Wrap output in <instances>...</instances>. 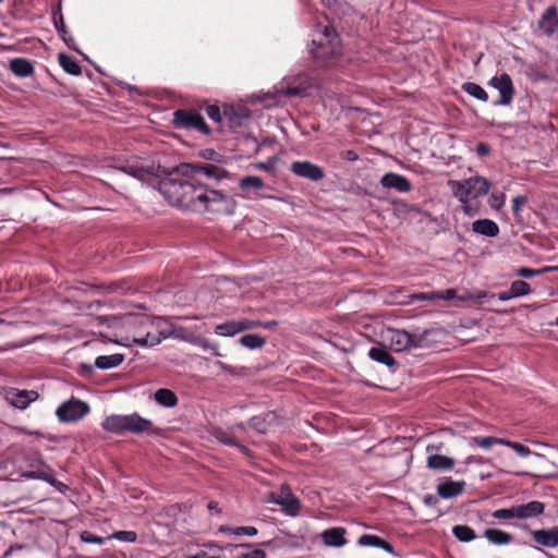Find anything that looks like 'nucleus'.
I'll return each mask as SVG.
<instances>
[{
	"instance_id": "obj_1",
	"label": "nucleus",
	"mask_w": 558,
	"mask_h": 558,
	"mask_svg": "<svg viewBox=\"0 0 558 558\" xmlns=\"http://www.w3.org/2000/svg\"><path fill=\"white\" fill-rule=\"evenodd\" d=\"M158 191L170 205L182 209L232 215L236 207L232 197L187 179L166 178Z\"/></svg>"
},
{
	"instance_id": "obj_2",
	"label": "nucleus",
	"mask_w": 558,
	"mask_h": 558,
	"mask_svg": "<svg viewBox=\"0 0 558 558\" xmlns=\"http://www.w3.org/2000/svg\"><path fill=\"white\" fill-rule=\"evenodd\" d=\"M110 325L112 327H121V331L116 333L113 340L117 344L126 348L137 345L142 347L143 336L145 335L146 328L151 326L149 323V315L144 313H130L123 316H112L110 318Z\"/></svg>"
},
{
	"instance_id": "obj_3",
	"label": "nucleus",
	"mask_w": 558,
	"mask_h": 558,
	"mask_svg": "<svg viewBox=\"0 0 558 558\" xmlns=\"http://www.w3.org/2000/svg\"><path fill=\"white\" fill-rule=\"evenodd\" d=\"M101 427L117 435L125 433L135 435L157 433L153 422L142 417L138 413L109 415L101 422Z\"/></svg>"
},
{
	"instance_id": "obj_4",
	"label": "nucleus",
	"mask_w": 558,
	"mask_h": 558,
	"mask_svg": "<svg viewBox=\"0 0 558 558\" xmlns=\"http://www.w3.org/2000/svg\"><path fill=\"white\" fill-rule=\"evenodd\" d=\"M310 52L313 58L328 61L341 53V45L336 31L329 26H324L316 31Z\"/></svg>"
},
{
	"instance_id": "obj_5",
	"label": "nucleus",
	"mask_w": 558,
	"mask_h": 558,
	"mask_svg": "<svg viewBox=\"0 0 558 558\" xmlns=\"http://www.w3.org/2000/svg\"><path fill=\"white\" fill-rule=\"evenodd\" d=\"M448 184L454 197H457L460 203L484 196L490 187L489 182L481 175L471 177L461 181L450 180Z\"/></svg>"
},
{
	"instance_id": "obj_6",
	"label": "nucleus",
	"mask_w": 558,
	"mask_h": 558,
	"mask_svg": "<svg viewBox=\"0 0 558 558\" xmlns=\"http://www.w3.org/2000/svg\"><path fill=\"white\" fill-rule=\"evenodd\" d=\"M89 411L87 402L71 398L57 408L56 415L61 423H74L86 416Z\"/></svg>"
},
{
	"instance_id": "obj_7",
	"label": "nucleus",
	"mask_w": 558,
	"mask_h": 558,
	"mask_svg": "<svg viewBox=\"0 0 558 558\" xmlns=\"http://www.w3.org/2000/svg\"><path fill=\"white\" fill-rule=\"evenodd\" d=\"M429 331L426 330L422 335H412L401 329H390L388 331V341L390 348L396 352H403L412 348L422 347L423 340Z\"/></svg>"
},
{
	"instance_id": "obj_8",
	"label": "nucleus",
	"mask_w": 558,
	"mask_h": 558,
	"mask_svg": "<svg viewBox=\"0 0 558 558\" xmlns=\"http://www.w3.org/2000/svg\"><path fill=\"white\" fill-rule=\"evenodd\" d=\"M173 124L177 129L197 130L203 134H209L204 118L194 110H177L173 112Z\"/></svg>"
},
{
	"instance_id": "obj_9",
	"label": "nucleus",
	"mask_w": 558,
	"mask_h": 558,
	"mask_svg": "<svg viewBox=\"0 0 558 558\" xmlns=\"http://www.w3.org/2000/svg\"><path fill=\"white\" fill-rule=\"evenodd\" d=\"M178 170L185 177H191L196 179L198 177H206L208 179L222 180L227 178L228 172L222 168L206 163V165H196V163H181L178 167Z\"/></svg>"
},
{
	"instance_id": "obj_10",
	"label": "nucleus",
	"mask_w": 558,
	"mask_h": 558,
	"mask_svg": "<svg viewBox=\"0 0 558 558\" xmlns=\"http://www.w3.org/2000/svg\"><path fill=\"white\" fill-rule=\"evenodd\" d=\"M151 326L146 328L145 335H142V348H148L159 344L162 340L168 339V320L162 317L149 316Z\"/></svg>"
},
{
	"instance_id": "obj_11",
	"label": "nucleus",
	"mask_w": 558,
	"mask_h": 558,
	"mask_svg": "<svg viewBox=\"0 0 558 558\" xmlns=\"http://www.w3.org/2000/svg\"><path fill=\"white\" fill-rule=\"evenodd\" d=\"M2 396L9 404L19 410H25L39 397L38 392L35 390H21L13 387L3 388Z\"/></svg>"
},
{
	"instance_id": "obj_12",
	"label": "nucleus",
	"mask_w": 558,
	"mask_h": 558,
	"mask_svg": "<svg viewBox=\"0 0 558 558\" xmlns=\"http://www.w3.org/2000/svg\"><path fill=\"white\" fill-rule=\"evenodd\" d=\"M489 85L499 92V99L494 106H508L511 104L514 95V87L509 74L501 73L489 80Z\"/></svg>"
},
{
	"instance_id": "obj_13",
	"label": "nucleus",
	"mask_w": 558,
	"mask_h": 558,
	"mask_svg": "<svg viewBox=\"0 0 558 558\" xmlns=\"http://www.w3.org/2000/svg\"><path fill=\"white\" fill-rule=\"evenodd\" d=\"M290 170L300 178H305L317 182L325 177L323 168L310 161H294L291 163Z\"/></svg>"
},
{
	"instance_id": "obj_14",
	"label": "nucleus",
	"mask_w": 558,
	"mask_h": 558,
	"mask_svg": "<svg viewBox=\"0 0 558 558\" xmlns=\"http://www.w3.org/2000/svg\"><path fill=\"white\" fill-rule=\"evenodd\" d=\"M272 501L279 505L282 510L291 517L299 513L301 508L299 499L291 493L290 488L282 486L280 493L274 497Z\"/></svg>"
},
{
	"instance_id": "obj_15",
	"label": "nucleus",
	"mask_w": 558,
	"mask_h": 558,
	"mask_svg": "<svg viewBox=\"0 0 558 558\" xmlns=\"http://www.w3.org/2000/svg\"><path fill=\"white\" fill-rule=\"evenodd\" d=\"M198 332L199 328L196 325H173L168 320V338H175L186 342L197 343L199 340V338H197Z\"/></svg>"
},
{
	"instance_id": "obj_16",
	"label": "nucleus",
	"mask_w": 558,
	"mask_h": 558,
	"mask_svg": "<svg viewBox=\"0 0 558 558\" xmlns=\"http://www.w3.org/2000/svg\"><path fill=\"white\" fill-rule=\"evenodd\" d=\"M380 184L385 189L396 190L399 193H408L412 190L411 182L405 177L395 172L384 174Z\"/></svg>"
},
{
	"instance_id": "obj_17",
	"label": "nucleus",
	"mask_w": 558,
	"mask_h": 558,
	"mask_svg": "<svg viewBox=\"0 0 558 558\" xmlns=\"http://www.w3.org/2000/svg\"><path fill=\"white\" fill-rule=\"evenodd\" d=\"M239 187L242 190L243 198H255L258 197V192L266 187L265 182L256 175H247L239 181Z\"/></svg>"
},
{
	"instance_id": "obj_18",
	"label": "nucleus",
	"mask_w": 558,
	"mask_h": 558,
	"mask_svg": "<svg viewBox=\"0 0 558 558\" xmlns=\"http://www.w3.org/2000/svg\"><path fill=\"white\" fill-rule=\"evenodd\" d=\"M122 172L138 179L140 181H147L154 173L153 165H144L137 160L128 161L124 166L119 168Z\"/></svg>"
},
{
	"instance_id": "obj_19",
	"label": "nucleus",
	"mask_w": 558,
	"mask_h": 558,
	"mask_svg": "<svg viewBox=\"0 0 558 558\" xmlns=\"http://www.w3.org/2000/svg\"><path fill=\"white\" fill-rule=\"evenodd\" d=\"M538 27L548 36L558 29V10L556 5L548 7L538 21Z\"/></svg>"
},
{
	"instance_id": "obj_20",
	"label": "nucleus",
	"mask_w": 558,
	"mask_h": 558,
	"mask_svg": "<svg viewBox=\"0 0 558 558\" xmlns=\"http://www.w3.org/2000/svg\"><path fill=\"white\" fill-rule=\"evenodd\" d=\"M517 519L525 520L536 518L544 513L545 505L538 500H532L527 504L515 505Z\"/></svg>"
},
{
	"instance_id": "obj_21",
	"label": "nucleus",
	"mask_w": 558,
	"mask_h": 558,
	"mask_svg": "<svg viewBox=\"0 0 558 558\" xmlns=\"http://www.w3.org/2000/svg\"><path fill=\"white\" fill-rule=\"evenodd\" d=\"M533 539L542 546L554 548L558 546V526L531 532Z\"/></svg>"
},
{
	"instance_id": "obj_22",
	"label": "nucleus",
	"mask_w": 558,
	"mask_h": 558,
	"mask_svg": "<svg viewBox=\"0 0 558 558\" xmlns=\"http://www.w3.org/2000/svg\"><path fill=\"white\" fill-rule=\"evenodd\" d=\"M322 539L326 546L342 547L347 544L345 530L343 527H330L322 533Z\"/></svg>"
},
{
	"instance_id": "obj_23",
	"label": "nucleus",
	"mask_w": 558,
	"mask_h": 558,
	"mask_svg": "<svg viewBox=\"0 0 558 558\" xmlns=\"http://www.w3.org/2000/svg\"><path fill=\"white\" fill-rule=\"evenodd\" d=\"M464 485V482L448 478L437 486V493L444 499L453 498L463 492Z\"/></svg>"
},
{
	"instance_id": "obj_24",
	"label": "nucleus",
	"mask_w": 558,
	"mask_h": 558,
	"mask_svg": "<svg viewBox=\"0 0 558 558\" xmlns=\"http://www.w3.org/2000/svg\"><path fill=\"white\" fill-rule=\"evenodd\" d=\"M472 231L487 238H495L499 234V227L492 219H478L472 223Z\"/></svg>"
},
{
	"instance_id": "obj_25",
	"label": "nucleus",
	"mask_w": 558,
	"mask_h": 558,
	"mask_svg": "<svg viewBox=\"0 0 558 558\" xmlns=\"http://www.w3.org/2000/svg\"><path fill=\"white\" fill-rule=\"evenodd\" d=\"M426 465L434 471H449L454 466V460L450 457L435 453L427 457Z\"/></svg>"
},
{
	"instance_id": "obj_26",
	"label": "nucleus",
	"mask_w": 558,
	"mask_h": 558,
	"mask_svg": "<svg viewBox=\"0 0 558 558\" xmlns=\"http://www.w3.org/2000/svg\"><path fill=\"white\" fill-rule=\"evenodd\" d=\"M368 356L373 361H375L377 363H380V364H384V365H386L389 368H395V366H396L395 357L390 354L389 351H387L386 348L373 347L368 351Z\"/></svg>"
},
{
	"instance_id": "obj_27",
	"label": "nucleus",
	"mask_w": 558,
	"mask_h": 558,
	"mask_svg": "<svg viewBox=\"0 0 558 558\" xmlns=\"http://www.w3.org/2000/svg\"><path fill=\"white\" fill-rule=\"evenodd\" d=\"M484 536L490 544L497 546L508 545L513 539L510 533L499 529H487L484 532Z\"/></svg>"
},
{
	"instance_id": "obj_28",
	"label": "nucleus",
	"mask_w": 558,
	"mask_h": 558,
	"mask_svg": "<svg viewBox=\"0 0 558 558\" xmlns=\"http://www.w3.org/2000/svg\"><path fill=\"white\" fill-rule=\"evenodd\" d=\"M214 331L220 337H233L242 332L240 319H231L222 324H218L215 326Z\"/></svg>"
},
{
	"instance_id": "obj_29",
	"label": "nucleus",
	"mask_w": 558,
	"mask_h": 558,
	"mask_svg": "<svg viewBox=\"0 0 558 558\" xmlns=\"http://www.w3.org/2000/svg\"><path fill=\"white\" fill-rule=\"evenodd\" d=\"M357 544L363 547H378V548L384 549L387 553L393 551V547L389 543H387L379 536L372 535V534L362 535L359 538Z\"/></svg>"
},
{
	"instance_id": "obj_30",
	"label": "nucleus",
	"mask_w": 558,
	"mask_h": 558,
	"mask_svg": "<svg viewBox=\"0 0 558 558\" xmlns=\"http://www.w3.org/2000/svg\"><path fill=\"white\" fill-rule=\"evenodd\" d=\"M10 70L19 77H27L33 73L34 68L31 61L15 58L10 62Z\"/></svg>"
},
{
	"instance_id": "obj_31",
	"label": "nucleus",
	"mask_w": 558,
	"mask_h": 558,
	"mask_svg": "<svg viewBox=\"0 0 558 558\" xmlns=\"http://www.w3.org/2000/svg\"><path fill=\"white\" fill-rule=\"evenodd\" d=\"M154 400L165 408H173L178 404V397L172 390L167 388L158 389L154 395Z\"/></svg>"
},
{
	"instance_id": "obj_32",
	"label": "nucleus",
	"mask_w": 558,
	"mask_h": 558,
	"mask_svg": "<svg viewBox=\"0 0 558 558\" xmlns=\"http://www.w3.org/2000/svg\"><path fill=\"white\" fill-rule=\"evenodd\" d=\"M124 360L123 354L100 355L95 360V367L110 369L119 366Z\"/></svg>"
},
{
	"instance_id": "obj_33",
	"label": "nucleus",
	"mask_w": 558,
	"mask_h": 558,
	"mask_svg": "<svg viewBox=\"0 0 558 558\" xmlns=\"http://www.w3.org/2000/svg\"><path fill=\"white\" fill-rule=\"evenodd\" d=\"M61 68L71 75H80L82 72L78 62L71 56L60 53L58 57Z\"/></svg>"
},
{
	"instance_id": "obj_34",
	"label": "nucleus",
	"mask_w": 558,
	"mask_h": 558,
	"mask_svg": "<svg viewBox=\"0 0 558 558\" xmlns=\"http://www.w3.org/2000/svg\"><path fill=\"white\" fill-rule=\"evenodd\" d=\"M239 342L250 350L260 349L266 343V338L256 333H247L239 339Z\"/></svg>"
},
{
	"instance_id": "obj_35",
	"label": "nucleus",
	"mask_w": 558,
	"mask_h": 558,
	"mask_svg": "<svg viewBox=\"0 0 558 558\" xmlns=\"http://www.w3.org/2000/svg\"><path fill=\"white\" fill-rule=\"evenodd\" d=\"M462 90L465 92L471 97H474L477 100L486 102L488 100V94L486 90L478 84L473 82H466L462 85Z\"/></svg>"
},
{
	"instance_id": "obj_36",
	"label": "nucleus",
	"mask_w": 558,
	"mask_h": 558,
	"mask_svg": "<svg viewBox=\"0 0 558 558\" xmlns=\"http://www.w3.org/2000/svg\"><path fill=\"white\" fill-rule=\"evenodd\" d=\"M470 446H477L483 449H489L493 445H504L506 444V439L497 438L493 436L487 437H472L469 441Z\"/></svg>"
},
{
	"instance_id": "obj_37",
	"label": "nucleus",
	"mask_w": 558,
	"mask_h": 558,
	"mask_svg": "<svg viewBox=\"0 0 558 558\" xmlns=\"http://www.w3.org/2000/svg\"><path fill=\"white\" fill-rule=\"evenodd\" d=\"M452 534L457 539L469 543L476 538L475 531L469 525H456L452 527Z\"/></svg>"
},
{
	"instance_id": "obj_38",
	"label": "nucleus",
	"mask_w": 558,
	"mask_h": 558,
	"mask_svg": "<svg viewBox=\"0 0 558 558\" xmlns=\"http://www.w3.org/2000/svg\"><path fill=\"white\" fill-rule=\"evenodd\" d=\"M492 517L501 523H507L512 519H517L514 506L510 508H500L492 512Z\"/></svg>"
},
{
	"instance_id": "obj_39",
	"label": "nucleus",
	"mask_w": 558,
	"mask_h": 558,
	"mask_svg": "<svg viewBox=\"0 0 558 558\" xmlns=\"http://www.w3.org/2000/svg\"><path fill=\"white\" fill-rule=\"evenodd\" d=\"M511 295L520 298L531 292L530 284L523 280H514L510 286Z\"/></svg>"
},
{
	"instance_id": "obj_40",
	"label": "nucleus",
	"mask_w": 558,
	"mask_h": 558,
	"mask_svg": "<svg viewBox=\"0 0 558 558\" xmlns=\"http://www.w3.org/2000/svg\"><path fill=\"white\" fill-rule=\"evenodd\" d=\"M107 538L125 543H135L137 539V534L134 531H118L107 536Z\"/></svg>"
},
{
	"instance_id": "obj_41",
	"label": "nucleus",
	"mask_w": 558,
	"mask_h": 558,
	"mask_svg": "<svg viewBox=\"0 0 558 558\" xmlns=\"http://www.w3.org/2000/svg\"><path fill=\"white\" fill-rule=\"evenodd\" d=\"M305 92V86H289L288 83L283 82L277 89L278 94L284 96H299Z\"/></svg>"
},
{
	"instance_id": "obj_42",
	"label": "nucleus",
	"mask_w": 558,
	"mask_h": 558,
	"mask_svg": "<svg viewBox=\"0 0 558 558\" xmlns=\"http://www.w3.org/2000/svg\"><path fill=\"white\" fill-rule=\"evenodd\" d=\"M222 532H229L234 535H247V536H254L257 534V529L254 526H239L235 529L231 527H221Z\"/></svg>"
},
{
	"instance_id": "obj_43",
	"label": "nucleus",
	"mask_w": 558,
	"mask_h": 558,
	"mask_svg": "<svg viewBox=\"0 0 558 558\" xmlns=\"http://www.w3.org/2000/svg\"><path fill=\"white\" fill-rule=\"evenodd\" d=\"M53 24L61 37L68 36L69 32L65 27L63 15L60 10L56 11L52 16Z\"/></svg>"
},
{
	"instance_id": "obj_44",
	"label": "nucleus",
	"mask_w": 558,
	"mask_h": 558,
	"mask_svg": "<svg viewBox=\"0 0 558 558\" xmlns=\"http://www.w3.org/2000/svg\"><path fill=\"white\" fill-rule=\"evenodd\" d=\"M80 538L83 543L97 545H102L108 539L107 537L94 535L89 531H83L80 535Z\"/></svg>"
},
{
	"instance_id": "obj_45",
	"label": "nucleus",
	"mask_w": 558,
	"mask_h": 558,
	"mask_svg": "<svg viewBox=\"0 0 558 558\" xmlns=\"http://www.w3.org/2000/svg\"><path fill=\"white\" fill-rule=\"evenodd\" d=\"M551 269H553L551 267H544L542 269H534V268H529V267H520L517 270V275L522 277V278H532V277H534L536 275H539V274L545 272V271H549Z\"/></svg>"
},
{
	"instance_id": "obj_46",
	"label": "nucleus",
	"mask_w": 558,
	"mask_h": 558,
	"mask_svg": "<svg viewBox=\"0 0 558 558\" xmlns=\"http://www.w3.org/2000/svg\"><path fill=\"white\" fill-rule=\"evenodd\" d=\"M506 202V195L504 192H493L489 196V206L493 209H500Z\"/></svg>"
},
{
	"instance_id": "obj_47",
	"label": "nucleus",
	"mask_w": 558,
	"mask_h": 558,
	"mask_svg": "<svg viewBox=\"0 0 558 558\" xmlns=\"http://www.w3.org/2000/svg\"><path fill=\"white\" fill-rule=\"evenodd\" d=\"M504 446H507V447L513 449L520 457H529L532 454V450L529 447L523 446L520 442H513V441L506 440V444H504Z\"/></svg>"
},
{
	"instance_id": "obj_48",
	"label": "nucleus",
	"mask_w": 558,
	"mask_h": 558,
	"mask_svg": "<svg viewBox=\"0 0 558 558\" xmlns=\"http://www.w3.org/2000/svg\"><path fill=\"white\" fill-rule=\"evenodd\" d=\"M410 300L412 301H428L435 302L439 300V296L436 291L432 292H422L410 295Z\"/></svg>"
},
{
	"instance_id": "obj_49",
	"label": "nucleus",
	"mask_w": 558,
	"mask_h": 558,
	"mask_svg": "<svg viewBox=\"0 0 558 558\" xmlns=\"http://www.w3.org/2000/svg\"><path fill=\"white\" fill-rule=\"evenodd\" d=\"M235 558H266V554L264 550L259 548H254L246 553L238 555Z\"/></svg>"
},
{
	"instance_id": "obj_50",
	"label": "nucleus",
	"mask_w": 558,
	"mask_h": 558,
	"mask_svg": "<svg viewBox=\"0 0 558 558\" xmlns=\"http://www.w3.org/2000/svg\"><path fill=\"white\" fill-rule=\"evenodd\" d=\"M241 323V330L245 331L248 329L259 328L262 325V320H255V319H248V318H242L240 319Z\"/></svg>"
},
{
	"instance_id": "obj_51",
	"label": "nucleus",
	"mask_w": 558,
	"mask_h": 558,
	"mask_svg": "<svg viewBox=\"0 0 558 558\" xmlns=\"http://www.w3.org/2000/svg\"><path fill=\"white\" fill-rule=\"evenodd\" d=\"M206 113L213 121L218 123L221 121V113L219 107L215 105L207 106Z\"/></svg>"
},
{
	"instance_id": "obj_52",
	"label": "nucleus",
	"mask_w": 558,
	"mask_h": 558,
	"mask_svg": "<svg viewBox=\"0 0 558 558\" xmlns=\"http://www.w3.org/2000/svg\"><path fill=\"white\" fill-rule=\"evenodd\" d=\"M201 348L204 350L213 351L214 355L221 356L222 354L219 351V348L217 344H210L206 339H199L197 343Z\"/></svg>"
},
{
	"instance_id": "obj_53",
	"label": "nucleus",
	"mask_w": 558,
	"mask_h": 558,
	"mask_svg": "<svg viewBox=\"0 0 558 558\" xmlns=\"http://www.w3.org/2000/svg\"><path fill=\"white\" fill-rule=\"evenodd\" d=\"M275 163H276V159L275 158H269L265 162H257V163H255L254 168L257 169V170H263V171L270 172V171L274 170Z\"/></svg>"
},
{
	"instance_id": "obj_54",
	"label": "nucleus",
	"mask_w": 558,
	"mask_h": 558,
	"mask_svg": "<svg viewBox=\"0 0 558 558\" xmlns=\"http://www.w3.org/2000/svg\"><path fill=\"white\" fill-rule=\"evenodd\" d=\"M461 208L463 213L469 217H474L478 214V207L471 205V201H466L465 203H461Z\"/></svg>"
},
{
	"instance_id": "obj_55",
	"label": "nucleus",
	"mask_w": 558,
	"mask_h": 558,
	"mask_svg": "<svg viewBox=\"0 0 558 558\" xmlns=\"http://www.w3.org/2000/svg\"><path fill=\"white\" fill-rule=\"evenodd\" d=\"M526 203V197L519 195L512 201V210L514 215H519L522 206Z\"/></svg>"
},
{
	"instance_id": "obj_56",
	"label": "nucleus",
	"mask_w": 558,
	"mask_h": 558,
	"mask_svg": "<svg viewBox=\"0 0 558 558\" xmlns=\"http://www.w3.org/2000/svg\"><path fill=\"white\" fill-rule=\"evenodd\" d=\"M436 292L439 296V300L449 301L457 296V291L454 289H447L445 291H436Z\"/></svg>"
},
{
	"instance_id": "obj_57",
	"label": "nucleus",
	"mask_w": 558,
	"mask_h": 558,
	"mask_svg": "<svg viewBox=\"0 0 558 558\" xmlns=\"http://www.w3.org/2000/svg\"><path fill=\"white\" fill-rule=\"evenodd\" d=\"M340 155L342 159L348 161H356L359 159V154L352 149L344 150Z\"/></svg>"
},
{
	"instance_id": "obj_58",
	"label": "nucleus",
	"mask_w": 558,
	"mask_h": 558,
	"mask_svg": "<svg viewBox=\"0 0 558 558\" xmlns=\"http://www.w3.org/2000/svg\"><path fill=\"white\" fill-rule=\"evenodd\" d=\"M51 485L56 487L59 492L63 493L68 489V486L56 478H51Z\"/></svg>"
},
{
	"instance_id": "obj_59",
	"label": "nucleus",
	"mask_w": 558,
	"mask_h": 558,
	"mask_svg": "<svg viewBox=\"0 0 558 558\" xmlns=\"http://www.w3.org/2000/svg\"><path fill=\"white\" fill-rule=\"evenodd\" d=\"M476 151H477L478 155L484 156V155H487L489 153V147H488V145H486L484 143H480L476 146Z\"/></svg>"
},
{
	"instance_id": "obj_60",
	"label": "nucleus",
	"mask_w": 558,
	"mask_h": 558,
	"mask_svg": "<svg viewBox=\"0 0 558 558\" xmlns=\"http://www.w3.org/2000/svg\"><path fill=\"white\" fill-rule=\"evenodd\" d=\"M513 298H514V295H511V291L510 290L509 291H505V292H500L498 294V300L504 301V302L505 301H509L510 299H513Z\"/></svg>"
},
{
	"instance_id": "obj_61",
	"label": "nucleus",
	"mask_w": 558,
	"mask_h": 558,
	"mask_svg": "<svg viewBox=\"0 0 558 558\" xmlns=\"http://www.w3.org/2000/svg\"><path fill=\"white\" fill-rule=\"evenodd\" d=\"M41 474H43V472H40V471H33V472L24 474V476L26 478L40 480Z\"/></svg>"
},
{
	"instance_id": "obj_62",
	"label": "nucleus",
	"mask_w": 558,
	"mask_h": 558,
	"mask_svg": "<svg viewBox=\"0 0 558 558\" xmlns=\"http://www.w3.org/2000/svg\"><path fill=\"white\" fill-rule=\"evenodd\" d=\"M277 325L276 320L262 322L260 328L272 329Z\"/></svg>"
},
{
	"instance_id": "obj_63",
	"label": "nucleus",
	"mask_w": 558,
	"mask_h": 558,
	"mask_svg": "<svg viewBox=\"0 0 558 558\" xmlns=\"http://www.w3.org/2000/svg\"><path fill=\"white\" fill-rule=\"evenodd\" d=\"M220 441L227 445L238 446L232 437L223 436L220 438Z\"/></svg>"
},
{
	"instance_id": "obj_64",
	"label": "nucleus",
	"mask_w": 558,
	"mask_h": 558,
	"mask_svg": "<svg viewBox=\"0 0 558 558\" xmlns=\"http://www.w3.org/2000/svg\"><path fill=\"white\" fill-rule=\"evenodd\" d=\"M186 558H220L218 556H208L206 553L196 554Z\"/></svg>"
}]
</instances>
